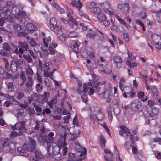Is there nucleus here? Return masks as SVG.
<instances>
[{
	"mask_svg": "<svg viewBox=\"0 0 161 161\" xmlns=\"http://www.w3.org/2000/svg\"><path fill=\"white\" fill-rule=\"evenodd\" d=\"M70 140L72 141V145L74 147L75 150L78 152H80V156L81 157L79 158V160L77 161H81L86 158V151L85 148H82L80 145L77 140V137H74L70 139Z\"/></svg>",
	"mask_w": 161,
	"mask_h": 161,
	"instance_id": "obj_1",
	"label": "nucleus"
},
{
	"mask_svg": "<svg viewBox=\"0 0 161 161\" xmlns=\"http://www.w3.org/2000/svg\"><path fill=\"white\" fill-rule=\"evenodd\" d=\"M112 89V87L111 85L108 84L105 86L104 90L103 92L99 91V88H97L96 90L97 91H99V96L101 97L106 99L107 102L109 103L110 101V96Z\"/></svg>",
	"mask_w": 161,
	"mask_h": 161,
	"instance_id": "obj_2",
	"label": "nucleus"
},
{
	"mask_svg": "<svg viewBox=\"0 0 161 161\" xmlns=\"http://www.w3.org/2000/svg\"><path fill=\"white\" fill-rule=\"evenodd\" d=\"M120 128L121 129L119 132L120 136L125 139H127L129 137V139L132 142V143L134 144L135 143V141L133 140L134 136L131 134L128 129L124 125L120 126Z\"/></svg>",
	"mask_w": 161,
	"mask_h": 161,
	"instance_id": "obj_3",
	"label": "nucleus"
},
{
	"mask_svg": "<svg viewBox=\"0 0 161 161\" xmlns=\"http://www.w3.org/2000/svg\"><path fill=\"white\" fill-rule=\"evenodd\" d=\"M36 142L35 140L29 137V141H26L23 146L24 149L26 151L32 152L36 148Z\"/></svg>",
	"mask_w": 161,
	"mask_h": 161,
	"instance_id": "obj_4",
	"label": "nucleus"
},
{
	"mask_svg": "<svg viewBox=\"0 0 161 161\" xmlns=\"http://www.w3.org/2000/svg\"><path fill=\"white\" fill-rule=\"evenodd\" d=\"M15 47L16 48L14 51V53L16 54H19V56L20 57H22L24 51H27L29 49L28 45L27 43L24 42H22L21 41H19L18 42V47L19 49L16 46Z\"/></svg>",
	"mask_w": 161,
	"mask_h": 161,
	"instance_id": "obj_5",
	"label": "nucleus"
},
{
	"mask_svg": "<svg viewBox=\"0 0 161 161\" xmlns=\"http://www.w3.org/2000/svg\"><path fill=\"white\" fill-rule=\"evenodd\" d=\"M84 92L87 93L88 92L89 95H92L94 94V91L93 87L91 86L90 83H84L83 84V90H82V87H79L77 89V92L80 95L83 93V91Z\"/></svg>",
	"mask_w": 161,
	"mask_h": 161,
	"instance_id": "obj_6",
	"label": "nucleus"
},
{
	"mask_svg": "<svg viewBox=\"0 0 161 161\" xmlns=\"http://www.w3.org/2000/svg\"><path fill=\"white\" fill-rule=\"evenodd\" d=\"M1 147L3 148H6L11 153H14L16 149L14 144L8 139L4 140Z\"/></svg>",
	"mask_w": 161,
	"mask_h": 161,
	"instance_id": "obj_7",
	"label": "nucleus"
},
{
	"mask_svg": "<svg viewBox=\"0 0 161 161\" xmlns=\"http://www.w3.org/2000/svg\"><path fill=\"white\" fill-rule=\"evenodd\" d=\"M25 125V123L24 121L18 122L15 124V126H13L12 127V129L13 130L17 129L20 130L19 134L21 135L23 134L22 132H25L26 129Z\"/></svg>",
	"mask_w": 161,
	"mask_h": 161,
	"instance_id": "obj_8",
	"label": "nucleus"
},
{
	"mask_svg": "<svg viewBox=\"0 0 161 161\" xmlns=\"http://www.w3.org/2000/svg\"><path fill=\"white\" fill-rule=\"evenodd\" d=\"M15 14V17L16 19L20 20L21 23L24 24L26 21V19H28V16L23 11H20L19 13L14 14Z\"/></svg>",
	"mask_w": 161,
	"mask_h": 161,
	"instance_id": "obj_9",
	"label": "nucleus"
},
{
	"mask_svg": "<svg viewBox=\"0 0 161 161\" xmlns=\"http://www.w3.org/2000/svg\"><path fill=\"white\" fill-rule=\"evenodd\" d=\"M142 104L138 100H135L131 103L130 108L132 110L134 111L139 112L142 110Z\"/></svg>",
	"mask_w": 161,
	"mask_h": 161,
	"instance_id": "obj_10",
	"label": "nucleus"
},
{
	"mask_svg": "<svg viewBox=\"0 0 161 161\" xmlns=\"http://www.w3.org/2000/svg\"><path fill=\"white\" fill-rule=\"evenodd\" d=\"M98 68L103 72L106 74H110L112 71V65L108 64L106 65L105 67H103V64H99L98 65Z\"/></svg>",
	"mask_w": 161,
	"mask_h": 161,
	"instance_id": "obj_11",
	"label": "nucleus"
},
{
	"mask_svg": "<svg viewBox=\"0 0 161 161\" xmlns=\"http://www.w3.org/2000/svg\"><path fill=\"white\" fill-rule=\"evenodd\" d=\"M118 7L120 9L121 12L125 14H126L129 12V7L128 3H127L119 4L118 5Z\"/></svg>",
	"mask_w": 161,
	"mask_h": 161,
	"instance_id": "obj_12",
	"label": "nucleus"
},
{
	"mask_svg": "<svg viewBox=\"0 0 161 161\" xmlns=\"http://www.w3.org/2000/svg\"><path fill=\"white\" fill-rule=\"evenodd\" d=\"M32 79V77L28 76L27 80L25 83L26 88L25 90L26 92H28L31 89L33 84Z\"/></svg>",
	"mask_w": 161,
	"mask_h": 161,
	"instance_id": "obj_13",
	"label": "nucleus"
},
{
	"mask_svg": "<svg viewBox=\"0 0 161 161\" xmlns=\"http://www.w3.org/2000/svg\"><path fill=\"white\" fill-rule=\"evenodd\" d=\"M20 65V64L18 61H12L11 63L10 68L11 71L14 72L17 71V68Z\"/></svg>",
	"mask_w": 161,
	"mask_h": 161,
	"instance_id": "obj_14",
	"label": "nucleus"
},
{
	"mask_svg": "<svg viewBox=\"0 0 161 161\" xmlns=\"http://www.w3.org/2000/svg\"><path fill=\"white\" fill-rule=\"evenodd\" d=\"M71 4L73 6H75L78 8V10H80L83 5L82 3L79 0H73L71 2Z\"/></svg>",
	"mask_w": 161,
	"mask_h": 161,
	"instance_id": "obj_15",
	"label": "nucleus"
},
{
	"mask_svg": "<svg viewBox=\"0 0 161 161\" xmlns=\"http://www.w3.org/2000/svg\"><path fill=\"white\" fill-rule=\"evenodd\" d=\"M66 137L64 136L63 138H61V139L59 140L57 142V145L60 148H64L67 145V144L65 142Z\"/></svg>",
	"mask_w": 161,
	"mask_h": 161,
	"instance_id": "obj_16",
	"label": "nucleus"
},
{
	"mask_svg": "<svg viewBox=\"0 0 161 161\" xmlns=\"http://www.w3.org/2000/svg\"><path fill=\"white\" fill-rule=\"evenodd\" d=\"M66 137L64 136L63 138H61V139L59 140L57 142V145L60 148H64L67 145V144L65 142Z\"/></svg>",
	"mask_w": 161,
	"mask_h": 161,
	"instance_id": "obj_17",
	"label": "nucleus"
},
{
	"mask_svg": "<svg viewBox=\"0 0 161 161\" xmlns=\"http://www.w3.org/2000/svg\"><path fill=\"white\" fill-rule=\"evenodd\" d=\"M50 27L52 30H56V27H58L55 19L54 17L50 19Z\"/></svg>",
	"mask_w": 161,
	"mask_h": 161,
	"instance_id": "obj_18",
	"label": "nucleus"
},
{
	"mask_svg": "<svg viewBox=\"0 0 161 161\" xmlns=\"http://www.w3.org/2000/svg\"><path fill=\"white\" fill-rule=\"evenodd\" d=\"M132 89L129 86H125L124 89V93H123V96L125 98L128 97L127 94H129L131 92H132Z\"/></svg>",
	"mask_w": 161,
	"mask_h": 161,
	"instance_id": "obj_19",
	"label": "nucleus"
},
{
	"mask_svg": "<svg viewBox=\"0 0 161 161\" xmlns=\"http://www.w3.org/2000/svg\"><path fill=\"white\" fill-rule=\"evenodd\" d=\"M153 42L155 44H157L161 40V36L156 34H153L152 36Z\"/></svg>",
	"mask_w": 161,
	"mask_h": 161,
	"instance_id": "obj_20",
	"label": "nucleus"
},
{
	"mask_svg": "<svg viewBox=\"0 0 161 161\" xmlns=\"http://www.w3.org/2000/svg\"><path fill=\"white\" fill-rule=\"evenodd\" d=\"M6 88L7 89V92L8 93L14 91V87L13 83L12 82H9L6 83Z\"/></svg>",
	"mask_w": 161,
	"mask_h": 161,
	"instance_id": "obj_21",
	"label": "nucleus"
},
{
	"mask_svg": "<svg viewBox=\"0 0 161 161\" xmlns=\"http://www.w3.org/2000/svg\"><path fill=\"white\" fill-rule=\"evenodd\" d=\"M35 157L37 159H42L44 158V156L41 151L37 149L35 152Z\"/></svg>",
	"mask_w": 161,
	"mask_h": 161,
	"instance_id": "obj_22",
	"label": "nucleus"
},
{
	"mask_svg": "<svg viewBox=\"0 0 161 161\" xmlns=\"http://www.w3.org/2000/svg\"><path fill=\"white\" fill-rule=\"evenodd\" d=\"M104 152L106 153H108L109 154V156L107 158V156H104V158L106 161H113V160L111 159H110L109 157L112 158L113 156V154L112 153L111 151L108 149H105L104 150Z\"/></svg>",
	"mask_w": 161,
	"mask_h": 161,
	"instance_id": "obj_23",
	"label": "nucleus"
},
{
	"mask_svg": "<svg viewBox=\"0 0 161 161\" xmlns=\"http://www.w3.org/2000/svg\"><path fill=\"white\" fill-rule=\"evenodd\" d=\"M17 151L18 153L21 155L26 157H27L28 156V154L26 152L25 150L22 147H19L17 148Z\"/></svg>",
	"mask_w": 161,
	"mask_h": 161,
	"instance_id": "obj_24",
	"label": "nucleus"
},
{
	"mask_svg": "<svg viewBox=\"0 0 161 161\" xmlns=\"http://www.w3.org/2000/svg\"><path fill=\"white\" fill-rule=\"evenodd\" d=\"M60 147L56 145L53 147L52 153L54 155L59 154L60 153Z\"/></svg>",
	"mask_w": 161,
	"mask_h": 161,
	"instance_id": "obj_25",
	"label": "nucleus"
},
{
	"mask_svg": "<svg viewBox=\"0 0 161 161\" xmlns=\"http://www.w3.org/2000/svg\"><path fill=\"white\" fill-rule=\"evenodd\" d=\"M49 142L46 141V143L47 145V147H46V150L47 152L49 151V148L51 147V143L53 142L54 140V138L53 137H50L48 136Z\"/></svg>",
	"mask_w": 161,
	"mask_h": 161,
	"instance_id": "obj_26",
	"label": "nucleus"
},
{
	"mask_svg": "<svg viewBox=\"0 0 161 161\" xmlns=\"http://www.w3.org/2000/svg\"><path fill=\"white\" fill-rule=\"evenodd\" d=\"M96 36L97 34L95 32L92 31H90L88 32L86 36L87 38L93 40L94 39Z\"/></svg>",
	"mask_w": 161,
	"mask_h": 161,
	"instance_id": "obj_27",
	"label": "nucleus"
},
{
	"mask_svg": "<svg viewBox=\"0 0 161 161\" xmlns=\"http://www.w3.org/2000/svg\"><path fill=\"white\" fill-rule=\"evenodd\" d=\"M36 29L35 25L31 23H28L26 25V29L28 31H34Z\"/></svg>",
	"mask_w": 161,
	"mask_h": 161,
	"instance_id": "obj_28",
	"label": "nucleus"
},
{
	"mask_svg": "<svg viewBox=\"0 0 161 161\" xmlns=\"http://www.w3.org/2000/svg\"><path fill=\"white\" fill-rule=\"evenodd\" d=\"M52 6L54 7L57 10L60 12L61 13H64V10L60 8L59 6L55 2H53L52 3Z\"/></svg>",
	"mask_w": 161,
	"mask_h": 161,
	"instance_id": "obj_29",
	"label": "nucleus"
},
{
	"mask_svg": "<svg viewBox=\"0 0 161 161\" xmlns=\"http://www.w3.org/2000/svg\"><path fill=\"white\" fill-rule=\"evenodd\" d=\"M127 65L130 67V68L132 69L136 67L137 66V64L134 62L131 63L130 61L127 60L126 61Z\"/></svg>",
	"mask_w": 161,
	"mask_h": 161,
	"instance_id": "obj_30",
	"label": "nucleus"
},
{
	"mask_svg": "<svg viewBox=\"0 0 161 161\" xmlns=\"http://www.w3.org/2000/svg\"><path fill=\"white\" fill-rule=\"evenodd\" d=\"M96 117L98 120H102L103 118V112L100 110L96 114Z\"/></svg>",
	"mask_w": 161,
	"mask_h": 161,
	"instance_id": "obj_31",
	"label": "nucleus"
},
{
	"mask_svg": "<svg viewBox=\"0 0 161 161\" xmlns=\"http://www.w3.org/2000/svg\"><path fill=\"white\" fill-rule=\"evenodd\" d=\"M113 60L117 64L118 63H121L122 62V60L121 57L119 56H115L114 57H113Z\"/></svg>",
	"mask_w": 161,
	"mask_h": 161,
	"instance_id": "obj_32",
	"label": "nucleus"
},
{
	"mask_svg": "<svg viewBox=\"0 0 161 161\" xmlns=\"http://www.w3.org/2000/svg\"><path fill=\"white\" fill-rule=\"evenodd\" d=\"M50 97V93L49 92H45L44 94L42 96L43 101L46 103H47L48 98Z\"/></svg>",
	"mask_w": 161,
	"mask_h": 161,
	"instance_id": "obj_33",
	"label": "nucleus"
},
{
	"mask_svg": "<svg viewBox=\"0 0 161 161\" xmlns=\"http://www.w3.org/2000/svg\"><path fill=\"white\" fill-rule=\"evenodd\" d=\"M97 18L99 21L100 22H102L105 20L106 17L101 12L97 15Z\"/></svg>",
	"mask_w": 161,
	"mask_h": 161,
	"instance_id": "obj_34",
	"label": "nucleus"
},
{
	"mask_svg": "<svg viewBox=\"0 0 161 161\" xmlns=\"http://www.w3.org/2000/svg\"><path fill=\"white\" fill-rule=\"evenodd\" d=\"M57 95H56L54 99H52L48 103V105L50 108H53V105L56 104L57 103Z\"/></svg>",
	"mask_w": 161,
	"mask_h": 161,
	"instance_id": "obj_35",
	"label": "nucleus"
},
{
	"mask_svg": "<svg viewBox=\"0 0 161 161\" xmlns=\"http://www.w3.org/2000/svg\"><path fill=\"white\" fill-rule=\"evenodd\" d=\"M27 33L25 31H21L18 33L17 35L19 37H26L27 40H29V37H26L27 36Z\"/></svg>",
	"mask_w": 161,
	"mask_h": 161,
	"instance_id": "obj_36",
	"label": "nucleus"
},
{
	"mask_svg": "<svg viewBox=\"0 0 161 161\" xmlns=\"http://www.w3.org/2000/svg\"><path fill=\"white\" fill-rule=\"evenodd\" d=\"M25 72L26 74L28 75V76L32 77L34 74L32 69L29 66L26 69Z\"/></svg>",
	"mask_w": 161,
	"mask_h": 161,
	"instance_id": "obj_37",
	"label": "nucleus"
},
{
	"mask_svg": "<svg viewBox=\"0 0 161 161\" xmlns=\"http://www.w3.org/2000/svg\"><path fill=\"white\" fill-rule=\"evenodd\" d=\"M13 26L14 30L15 32H17L20 31L21 29V26L19 24L14 23Z\"/></svg>",
	"mask_w": 161,
	"mask_h": 161,
	"instance_id": "obj_38",
	"label": "nucleus"
},
{
	"mask_svg": "<svg viewBox=\"0 0 161 161\" xmlns=\"http://www.w3.org/2000/svg\"><path fill=\"white\" fill-rule=\"evenodd\" d=\"M151 90L154 96H158V92L155 86H152L151 87Z\"/></svg>",
	"mask_w": 161,
	"mask_h": 161,
	"instance_id": "obj_39",
	"label": "nucleus"
},
{
	"mask_svg": "<svg viewBox=\"0 0 161 161\" xmlns=\"http://www.w3.org/2000/svg\"><path fill=\"white\" fill-rule=\"evenodd\" d=\"M100 144L102 148H104L105 147L106 140L104 138L102 135L100 136Z\"/></svg>",
	"mask_w": 161,
	"mask_h": 161,
	"instance_id": "obj_40",
	"label": "nucleus"
},
{
	"mask_svg": "<svg viewBox=\"0 0 161 161\" xmlns=\"http://www.w3.org/2000/svg\"><path fill=\"white\" fill-rule=\"evenodd\" d=\"M75 154L73 153H69V158L67 161H75L76 160Z\"/></svg>",
	"mask_w": 161,
	"mask_h": 161,
	"instance_id": "obj_41",
	"label": "nucleus"
},
{
	"mask_svg": "<svg viewBox=\"0 0 161 161\" xmlns=\"http://www.w3.org/2000/svg\"><path fill=\"white\" fill-rule=\"evenodd\" d=\"M20 78L22 80L23 83L21 85L25 83L26 81V78L25 76V74L24 72L22 71L20 73Z\"/></svg>",
	"mask_w": 161,
	"mask_h": 161,
	"instance_id": "obj_42",
	"label": "nucleus"
},
{
	"mask_svg": "<svg viewBox=\"0 0 161 161\" xmlns=\"http://www.w3.org/2000/svg\"><path fill=\"white\" fill-rule=\"evenodd\" d=\"M123 36L124 40L127 42H128L130 39V36L127 33L124 32L123 33Z\"/></svg>",
	"mask_w": 161,
	"mask_h": 161,
	"instance_id": "obj_43",
	"label": "nucleus"
},
{
	"mask_svg": "<svg viewBox=\"0 0 161 161\" xmlns=\"http://www.w3.org/2000/svg\"><path fill=\"white\" fill-rule=\"evenodd\" d=\"M23 57L27 61V62L31 63L32 62V59L29 55H23Z\"/></svg>",
	"mask_w": 161,
	"mask_h": 161,
	"instance_id": "obj_44",
	"label": "nucleus"
},
{
	"mask_svg": "<svg viewBox=\"0 0 161 161\" xmlns=\"http://www.w3.org/2000/svg\"><path fill=\"white\" fill-rule=\"evenodd\" d=\"M3 47L4 50H5L8 51L10 52L11 48L10 46L7 43H4L3 44Z\"/></svg>",
	"mask_w": 161,
	"mask_h": 161,
	"instance_id": "obj_45",
	"label": "nucleus"
},
{
	"mask_svg": "<svg viewBox=\"0 0 161 161\" xmlns=\"http://www.w3.org/2000/svg\"><path fill=\"white\" fill-rule=\"evenodd\" d=\"M17 98L18 100H21L24 97V93L21 91H17Z\"/></svg>",
	"mask_w": 161,
	"mask_h": 161,
	"instance_id": "obj_46",
	"label": "nucleus"
},
{
	"mask_svg": "<svg viewBox=\"0 0 161 161\" xmlns=\"http://www.w3.org/2000/svg\"><path fill=\"white\" fill-rule=\"evenodd\" d=\"M158 113V111L156 109H153L152 110V113H150L149 115L152 118L154 115H156Z\"/></svg>",
	"mask_w": 161,
	"mask_h": 161,
	"instance_id": "obj_47",
	"label": "nucleus"
},
{
	"mask_svg": "<svg viewBox=\"0 0 161 161\" xmlns=\"http://www.w3.org/2000/svg\"><path fill=\"white\" fill-rule=\"evenodd\" d=\"M96 4V3L95 2H91L88 3L87 4V6L88 8L90 9L95 7V6Z\"/></svg>",
	"mask_w": 161,
	"mask_h": 161,
	"instance_id": "obj_48",
	"label": "nucleus"
},
{
	"mask_svg": "<svg viewBox=\"0 0 161 161\" xmlns=\"http://www.w3.org/2000/svg\"><path fill=\"white\" fill-rule=\"evenodd\" d=\"M62 30V26H61L60 28H59V25L58 26V27H56V30H52V31H54L57 34H64L63 33V31Z\"/></svg>",
	"mask_w": 161,
	"mask_h": 161,
	"instance_id": "obj_49",
	"label": "nucleus"
},
{
	"mask_svg": "<svg viewBox=\"0 0 161 161\" xmlns=\"http://www.w3.org/2000/svg\"><path fill=\"white\" fill-rule=\"evenodd\" d=\"M125 80L124 78H121L120 80V81L119 82V87L120 89L122 91H124V89L125 87L123 86V85L122 84V82H124Z\"/></svg>",
	"mask_w": 161,
	"mask_h": 161,
	"instance_id": "obj_50",
	"label": "nucleus"
},
{
	"mask_svg": "<svg viewBox=\"0 0 161 161\" xmlns=\"http://www.w3.org/2000/svg\"><path fill=\"white\" fill-rule=\"evenodd\" d=\"M71 46H73V49L74 51L77 53L79 52V49L78 48L79 46L77 44V43L76 42H75V44L73 45H71Z\"/></svg>",
	"mask_w": 161,
	"mask_h": 161,
	"instance_id": "obj_51",
	"label": "nucleus"
},
{
	"mask_svg": "<svg viewBox=\"0 0 161 161\" xmlns=\"http://www.w3.org/2000/svg\"><path fill=\"white\" fill-rule=\"evenodd\" d=\"M44 44L46 47H47L48 45V42L51 41V39L50 37H48V38H44L43 39Z\"/></svg>",
	"mask_w": 161,
	"mask_h": 161,
	"instance_id": "obj_52",
	"label": "nucleus"
},
{
	"mask_svg": "<svg viewBox=\"0 0 161 161\" xmlns=\"http://www.w3.org/2000/svg\"><path fill=\"white\" fill-rule=\"evenodd\" d=\"M93 12L94 14H97V15L100 13V9L98 7H95L93 8Z\"/></svg>",
	"mask_w": 161,
	"mask_h": 161,
	"instance_id": "obj_53",
	"label": "nucleus"
},
{
	"mask_svg": "<svg viewBox=\"0 0 161 161\" xmlns=\"http://www.w3.org/2000/svg\"><path fill=\"white\" fill-rule=\"evenodd\" d=\"M78 11H79V14L80 16L84 17L86 19H89L88 16H87L83 11L80 10Z\"/></svg>",
	"mask_w": 161,
	"mask_h": 161,
	"instance_id": "obj_54",
	"label": "nucleus"
},
{
	"mask_svg": "<svg viewBox=\"0 0 161 161\" xmlns=\"http://www.w3.org/2000/svg\"><path fill=\"white\" fill-rule=\"evenodd\" d=\"M78 36L77 33L75 32H71L69 35V37L70 38L77 37Z\"/></svg>",
	"mask_w": 161,
	"mask_h": 161,
	"instance_id": "obj_55",
	"label": "nucleus"
},
{
	"mask_svg": "<svg viewBox=\"0 0 161 161\" xmlns=\"http://www.w3.org/2000/svg\"><path fill=\"white\" fill-rule=\"evenodd\" d=\"M116 18L119 21L120 23L124 26L126 25L125 22L123 19L121 18L119 16H116Z\"/></svg>",
	"mask_w": 161,
	"mask_h": 161,
	"instance_id": "obj_56",
	"label": "nucleus"
},
{
	"mask_svg": "<svg viewBox=\"0 0 161 161\" xmlns=\"http://www.w3.org/2000/svg\"><path fill=\"white\" fill-rule=\"evenodd\" d=\"M132 147V145L127 142H126L124 145L125 148L127 150L130 149Z\"/></svg>",
	"mask_w": 161,
	"mask_h": 161,
	"instance_id": "obj_57",
	"label": "nucleus"
},
{
	"mask_svg": "<svg viewBox=\"0 0 161 161\" xmlns=\"http://www.w3.org/2000/svg\"><path fill=\"white\" fill-rule=\"evenodd\" d=\"M48 49L50 52L49 54H53L55 53V50L50 45H49V46Z\"/></svg>",
	"mask_w": 161,
	"mask_h": 161,
	"instance_id": "obj_58",
	"label": "nucleus"
},
{
	"mask_svg": "<svg viewBox=\"0 0 161 161\" xmlns=\"http://www.w3.org/2000/svg\"><path fill=\"white\" fill-rule=\"evenodd\" d=\"M34 106L35 108V110L37 112H42V109L41 107L38 105H34Z\"/></svg>",
	"mask_w": 161,
	"mask_h": 161,
	"instance_id": "obj_59",
	"label": "nucleus"
},
{
	"mask_svg": "<svg viewBox=\"0 0 161 161\" xmlns=\"http://www.w3.org/2000/svg\"><path fill=\"white\" fill-rule=\"evenodd\" d=\"M83 94H84L83 95H81V97L83 101L84 102L86 103V102L88 101L87 97L84 94V93H83Z\"/></svg>",
	"mask_w": 161,
	"mask_h": 161,
	"instance_id": "obj_60",
	"label": "nucleus"
},
{
	"mask_svg": "<svg viewBox=\"0 0 161 161\" xmlns=\"http://www.w3.org/2000/svg\"><path fill=\"white\" fill-rule=\"evenodd\" d=\"M137 96L139 98L142 99L144 95V92L142 91H139L137 93Z\"/></svg>",
	"mask_w": 161,
	"mask_h": 161,
	"instance_id": "obj_61",
	"label": "nucleus"
},
{
	"mask_svg": "<svg viewBox=\"0 0 161 161\" xmlns=\"http://www.w3.org/2000/svg\"><path fill=\"white\" fill-rule=\"evenodd\" d=\"M108 115L109 119L112 120V113L110 108H108Z\"/></svg>",
	"mask_w": 161,
	"mask_h": 161,
	"instance_id": "obj_62",
	"label": "nucleus"
},
{
	"mask_svg": "<svg viewBox=\"0 0 161 161\" xmlns=\"http://www.w3.org/2000/svg\"><path fill=\"white\" fill-rule=\"evenodd\" d=\"M31 45L33 47H35L36 46V43L34 41L33 39H31L29 41Z\"/></svg>",
	"mask_w": 161,
	"mask_h": 161,
	"instance_id": "obj_63",
	"label": "nucleus"
},
{
	"mask_svg": "<svg viewBox=\"0 0 161 161\" xmlns=\"http://www.w3.org/2000/svg\"><path fill=\"white\" fill-rule=\"evenodd\" d=\"M156 48L159 50L161 49V40L157 44H155Z\"/></svg>",
	"mask_w": 161,
	"mask_h": 161,
	"instance_id": "obj_64",
	"label": "nucleus"
}]
</instances>
